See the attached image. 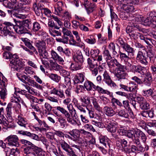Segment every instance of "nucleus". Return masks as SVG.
Instances as JSON below:
<instances>
[{
    "label": "nucleus",
    "mask_w": 156,
    "mask_h": 156,
    "mask_svg": "<svg viewBox=\"0 0 156 156\" xmlns=\"http://www.w3.org/2000/svg\"><path fill=\"white\" fill-rule=\"evenodd\" d=\"M49 61L50 62L49 67H51L52 69L56 71H58L62 68L61 66L53 62L52 60H50Z\"/></svg>",
    "instance_id": "nucleus-34"
},
{
    "label": "nucleus",
    "mask_w": 156,
    "mask_h": 156,
    "mask_svg": "<svg viewBox=\"0 0 156 156\" xmlns=\"http://www.w3.org/2000/svg\"><path fill=\"white\" fill-rule=\"evenodd\" d=\"M49 31L50 34L53 37H55L56 36H61V33L60 31L57 30L54 28L51 29V28H49Z\"/></svg>",
    "instance_id": "nucleus-42"
},
{
    "label": "nucleus",
    "mask_w": 156,
    "mask_h": 156,
    "mask_svg": "<svg viewBox=\"0 0 156 156\" xmlns=\"http://www.w3.org/2000/svg\"><path fill=\"white\" fill-rule=\"evenodd\" d=\"M140 33L136 32L135 30L129 36H130V38H133V39L136 40L139 37Z\"/></svg>",
    "instance_id": "nucleus-62"
},
{
    "label": "nucleus",
    "mask_w": 156,
    "mask_h": 156,
    "mask_svg": "<svg viewBox=\"0 0 156 156\" xmlns=\"http://www.w3.org/2000/svg\"><path fill=\"white\" fill-rule=\"evenodd\" d=\"M50 93L51 94L57 95L61 99H64L65 98L64 91L61 89L53 87L50 90Z\"/></svg>",
    "instance_id": "nucleus-13"
},
{
    "label": "nucleus",
    "mask_w": 156,
    "mask_h": 156,
    "mask_svg": "<svg viewBox=\"0 0 156 156\" xmlns=\"http://www.w3.org/2000/svg\"><path fill=\"white\" fill-rule=\"evenodd\" d=\"M29 146L24 149V153L26 154H33V155H34L36 148H37V147L33 144Z\"/></svg>",
    "instance_id": "nucleus-17"
},
{
    "label": "nucleus",
    "mask_w": 156,
    "mask_h": 156,
    "mask_svg": "<svg viewBox=\"0 0 156 156\" xmlns=\"http://www.w3.org/2000/svg\"><path fill=\"white\" fill-rule=\"evenodd\" d=\"M35 156H45V152L40 148L37 147L34 155Z\"/></svg>",
    "instance_id": "nucleus-54"
},
{
    "label": "nucleus",
    "mask_w": 156,
    "mask_h": 156,
    "mask_svg": "<svg viewBox=\"0 0 156 156\" xmlns=\"http://www.w3.org/2000/svg\"><path fill=\"white\" fill-rule=\"evenodd\" d=\"M16 122L20 126L25 128L27 124V120L21 114L18 115L16 118Z\"/></svg>",
    "instance_id": "nucleus-15"
},
{
    "label": "nucleus",
    "mask_w": 156,
    "mask_h": 156,
    "mask_svg": "<svg viewBox=\"0 0 156 156\" xmlns=\"http://www.w3.org/2000/svg\"><path fill=\"white\" fill-rule=\"evenodd\" d=\"M61 75L65 77L68 76H70V73L68 71L66 70L62 69L58 70Z\"/></svg>",
    "instance_id": "nucleus-63"
},
{
    "label": "nucleus",
    "mask_w": 156,
    "mask_h": 156,
    "mask_svg": "<svg viewBox=\"0 0 156 156\" xmlns=\"http://www.w3.org/2000/svg\"><path fill=\"white\" fill-rule=\"evenodd\" d=\"M146 68L140 66H136V73H138L142 75H144L146 72Z\"/></svg>",
    "instance_id": "nucleus-43"
},
{
    "label": "nucleus",
    "mask_w": 156,
    "mask_h": 156,
    "mask_svg": "<svg viewBox=\"0 0 156 156\" xmlns=\"http://www.w3.org/2000/svg\"><path fill=\"white\" fill-rule=\"evenodd\" d=\"M62 32L63 34V35L62 36V38H56V40L58 42H62L64 44H67L69 40L68 37H73L72 33L69 30L65 27H62Z\"/></svg>",
    "instance_id": "nucleus-7"
},
{
    "label": "nucleus",
    "mask_w": 156,
    "mask_h": 156,
    "mask_svg": "<svg viewBox=\"0 0 156 156\" xmlns=\"http://www.w3.org/2000/svg\"><path fill=\"white\" fill-rule=\"evenodd\" d=\"M73 102L75 106L81 112H83L84 113L86 112L85 108H86V107H87V106L80 105L78 103V101L76 99H73Z\"/></svg>",
    "instance_id": "nucleus-31"
},
{
    "label": "nucleus",
    "mask_w": 156,
    "mask_h": 156,
    "mask_svg": "<svg viewBox=\"0 0 156 156\" xmlns=\"http://www.w3.org/2000/svg\"><path fill=\"white\" fill-rule=\"evenodd\" d=\"M59 143L62 149L67 152V154L73 150L70 146L63 140H60Z\"/></svg>",
    "instance_id": "nucleus-21"
},
{
    "label": "nucleus",
    "mask_w": 156,
    "mask_h": 156,
    "mask_svg": "<svg viewBox=\"0 0 156 156\" xmlns=\"http://www.w3.org/2000/svg\"><path fill=\"white\" fill-rule=\"evenodd\" d=\"M2 2L3 5L6 8L11 9L13 6L12 3L8 0H4Z\"/></svg>",
    "instance_id": "nucleus-55"
},
{
    "label": "nucleus",
    "mask_w": 156,
    "mask_h": 156,
    "mask_svg": "<svg viewBox=\"0 0 156 156\" xmlns=\"http://www.w3.org/2000/svg\"><path fill=\"white\" fill-rule=\"evenodd\" d=\"M35 46L37 48L40 56L46 58L48 54L46 48V43L43 41H37L35 42Z\"/></svg>",
    "instance_id": "nucleus-6"
},
{
    "label": "nucleus",
    "mask_w": 156,
    "mask_h": 156,
    "mask_svg": "<svg viewBox=\"0 0 156 156\" xmlns=\"http://www.w3.org/2000/svg\"><path fill=\"white\" fill-rule=\"evenodd\" d=\"M7 90L5 86L3 87L2 86V87H0V94L1 98L4 99L5 98L6 95Z\"/></svg>",
    "instance_id": "nucleus-58"
},
{
    "label": "nucleus",
    "mask_w": 156,
    "mask_h": 156,
    "mask_svg": "<svg viewBox=\"0 0 156 156\" xmlns=\"http://www.w3.org/2000/svg\"><path fill=\"white\" fill-rule=\"evenodd\" d=\"M63 3L62 2H58L55 7V14L58 15L62 11V7L63 6Z\"/></svg>",
    "instance_id": "nucleus-33"
},
{
    "label": "nucleus",
    "mask_w": 156,
    "mask_h": 156,
    "mask_svg": "<svg viewBox=\"0 0 156 156\" xmlns=\"http://www.w3.org/2000/svg\"><path fill=\"white\" fill-rule=\"evenodd\" d=\"M10 64H11L15 66V69L16 70L20 72L24 66L23 63L20 60H15L12 59L10 61Z\"/></svg>",
    "instance_id": "nucleus-14"
},
{
    "label": "nucleus",
    "mask_w": 156,
    "mask_h": 156,
    "mask_svg": "<svg viewBox=\"0 0 156 156\" xmlns=\"http://www.w3.org/2000/svg\"><path fill=\"white\" fill-rule=\"evenodd\" d=\"M3 24L6 26L4 27L3 29L0 30V32L5 36L8 35L12 37L13 39H15L16 37L14 35V34L11 31L13 29L14 25L9 22H5Z\"/></svg>",
    "instance_id": "nucleus-5"
},
{
    "label": "nucleus",
    "mask_w": 156,
    "mask_h": 156,
    "mask_svg": "<svg viewBox=\"0 0 156 156\" xmlns=\"http://www.w3.org/2000/svg\"><path fill=\"white\" fill-rule=\"evenodd\" d=\"M113 62L117 67L115 68L116 73L115 76L119 80L125 79L127 75L126 73V67L120 64L116 59L113 60Z\"/></svg>",
    "instance_id": "nucleus-4"
},
{
    "label": "nucleus",
    "mask_w": 156,
    "mask_h": 156,
    "mask_svg": "<svg viewBox=\"0 0 156 156\" xmlns=\"http://www.w3.org/2000/svg\"><path fill=\"white\" fill-rule=\"evenodd\" d=\"M91 101L95 109L98 111H100L101 110V108L97 102V99L95 98H93V99H91Z\"/></svg>",
    "instance_id": "nucleus-51"
},
{
    "label": "nucleus",
    "mask_w": 156,
    "mask_h": 156,
    "mask_svg": "<svg viewBox=\"0 0 156 156\" xmlns=\"http://www.w3.org/2000/svg\"><path fill=\"white\" fill-rule=\"evenodd\" d=\"M24 25L27 27L28 29H31L34 32L38 31L41 29V25L37 22L33 23L32 27L30 26L29 24L27 23H25Z\"/></svg>",
    "instance_id": "nucleus-19"
},
{
    "label": "nucleus",
    "mask_w": 156,
    "mask_h": 156,
    "mask_svg": "<svg viewBox=\"0 0 156 156\" xmlns=\"http://www.w3.org/2000/svg\"><path fill=\"white\" fill-rule=\"evenodd\" d=\"M154 56V52L151 49H149L147 51H139L138 52L136 59L142 65L146 66L148 64L147 60V57H148L151 59Z\"/></svg>",
    "instance_id": "nucleus-1"
},
{
    "label": "nucleus",
    "mask_w": 156,
    "mask_h": 156,
    "mask_svg": "<svg viewBox=\"0 0 156 156\" xmlns=\"http://www.w3.org/2000/svg\"><path fill=\"white\" fill-rule=\"evenodd\" d=\"M107 128L108 131L112 133H115L117 130V125L115 122L108 119L107 120Z\"/></svg>",
    "instance_id": "nucleus-12"
},
{
    "label": "nucleus",
    "mask_w": 156,
    "mask_h": 156,
    "mask_svg": "<svg viewBox=\"0 0 156 156\" xmlns=\"http://www.w3.org/2000/svg\"><path fill=\"white\" fill-rule=\"evenodd\" d=\"M127 141L125 139H121V144L124 151L125 152L129 146V145H127Z\"/></svg>",
    "instance_id": "nucleus-49"
},
{
    "label": "nucleus",
    "mask_w": 156,
    "mask_h": 156,
    "mask_svg": "<svg viewBox=\"0 0 156 156\" xmlns=\"http://www.w3.org/2000/svg\"><path fill=\"white\" fill-rule=\"evenodd\" d=\"M133 19L131 20L130 17L128 18V20H129L130 21L129 22L130 23H138L141 22L143 20V16H138L136 17H133Z\"/></svg>",
    "instance_id": "nucleus-38"
},
{
    "label": "nucleus",
    "mask_w": 156,
    "mask_h": 156,
    "mask_svg": "<svg viewBox=\"0 0 156 156\" xmlns=\"http://www.w3.org/2000/svg\"><path fill=\"white\" fill-rule=\"evenodd\" d=\"M82 68V65L81 63H79L76 62L75 64L73 63H71L70 69L73 70H77L81 69Z\"/></svg>",
    "instance_id": "nucleus-36"
},
{
    "label": "nucleus",
    "mask_w": 156,
    "mask_h": 156,
    "mask_svg": "<svg viewBox=\"0 0 156 156\" xmlns=\"http://www.w3.org/2000/svg\"><path fill=\"white\" fill-rule=\"evenodd\" d=\"M23 72L26 74L32 75L34 72L33 70V69L29 66H26L24 68V71Z\"/></svg>",
    "instance_id": "nucleus-61"
},
{
    "label": "nucleus",
    "mask_w": 156,
    "mask_h": 156,
    "mask_svg": "<svg viewBox=\"0 0 156 156\" xmlns=\"http://www.w3.org/2000/svg\"><path fill=\"white\" fill-rule=\"evenodd\" d=\"M51 58L57 61H58L61 63H62L64 62L63 58L60 56L58 54L53 50H51Z\"/></svg>",
    "instance_id": "nucleus-23"
},
{
    "label": "nucleus",
    "mask_w": 156,
    "mask_h": 156,
    "mask_svg": "<svg viewBox=\"0 0 156 156\" xmlns=\"http://www.w3.org/2000/svg\"><path fill=\"white\" fill-rule=\"evenodd\" d=\"M96 8V5L95 3H90L89 6L87 9V13L88 14H89L95 10Z\"/></svg>",
    "instance_id": "nucleus-50"
},
{
    "label": "nucleus",
    "mask_w": 156,
    "mask_h": 156,
    "mask_svg": "<svg viewBox=\"0 0 156 156\" xmlns=\"http://www.w3.org/2000/svg\"><path fill=\"white\" fill-rule=\"evenodd\" d=\"M25 97L30 101L31 104L33 105L34 103L38 102V99L37 98L29 94H26Z\"/></svg>",
    "instance_id": "nucleus-44"
},
{
    "label": "nucleus",
    "mask_w": 156,
    "mask_h": 156,
    "mask_svg": "<svg viewBox=\"0 0 156 156\" xmlns=\"http://www.w3.org/2000/svg\"><path fill=\"white\" fill-rule=\"evenodd\" d=\"M100 53V51L98 49H91L90 51V55L93 59L96 58Z\"/></svg>",
    "instance_id": "nucleus-57"
},
{
    "label": "nucleus",
    "mask_w": 156,
    "mask_h": 156,
    "mask_svg": "<svg viewBox=\"0 0 156 156\" xmlns=\"http://www.w3.org/2000/svg\"><path fill=\"white\" fill-rule=\"evenodd\" d=\"M49 77L56 83H58L61 79V77L55 74L51 73L49 74Z\"/></svg>",
    "instance_id": "nucleus-45"
},
{
    "label": "nucleus",
    "mask_w": 156,
    "mask_h": 156,
    "mask_svg": "<svg viewBox=\"0 0 156 156\" xmlns=\"http://www.w3.org/2000/svg\"><path fill=\"white\" fill-rule=\"evenodd\" d=\"M22 40L25 45L29 48L30 50L35 53H37L35 48L32 45L30 41L27 38H22Z\"/></svg>",
    "instance_id": "nucleus-28"
},
{
    "label": "nucleus",
    "mask_w": 156,
    "mask_h": 156,
    "mask_svg": "<svg viewBox=\"0 0 156 156\" xmlns=\"http://www.w3.org/2000/svg\"><path fill=\"white\" fill-rule=\"evenodd\" d=\"M95 90L97 91L99 93L107 94V93H109V91L104 89L98 86H96L95 85L94 89L93 91Z\"/></svg>",
    "instance_id": "nucleus-48"
},
{
    "label": "nucleus",
    "mask_w": 156,
    "mask_h": 156,
    "mask_svg": "<svg viewBox=\"0 0 156 156\" xmlns=\"http://www.w3.org/2000/svg\"><path fill=\"white\" fill-rule=\"evenodd\" d=\"M74 60L76 62L80 64L81 63L82 65V63L84 61L83 56L81 53L80 54L79 53V55H77L74 59Z\"/></svg>",
    "instance_id": "nucleus-59"
},
{
    "label": "nucleus",
    "mask_w": 156,
    "mask_h": 156,
    "mask_svg": "<svg viewBox=\"0 0 156 156\" xmlns=\"http://www.w3.org/2000/svg\"><path fill=\"white\" fill-rule=\"evenodd\" d=\"M95 85L90 81L86 79L83 84V86L85 88L87 91H90L92 90H94Z\"/></svg>",
    "instance_id": "nucleus-25"
},
{
    "label": "nucleus",
    "mask_w": 156,
    "mask_h": 156,
    "mask_svg": "<svg viewBox=\"0 0 156 156\" xmlns=\"http://www.w3.org/2000/svg\"><path fill=\"white\" fill-rule=\"evenodd\" d=\"M133 142V143L136 145V150L137 151L142 152L144 150V148L143 146L141 145L140 140L139 138H134Z\"/></svg>",
    "instance_id": "nucleus-29"
},
{
    "label": "nucleus",
    "mask_w": 156,
    "mask_h": 156,
    "mask_svg": "<svg viewBox=\"0 0 156 156\" xmlns=\"http://www.w3.org/2000/svg\"><path fill=\"white\" fill-rule=\"evenodd\" d=\"M18 150L17 148L15 149L12 148L10 149L9 147H6L4 149L6 156H11Z\"/></svg>",
    "instance_id": "nucleus-35"
},
{
    "label": "nucleus",
    "mask_w": 156,
    "mask_h": 156,
    "mask_svg": "<svg viewBox=\"0 0 156 156\" xmlns=\"http://www.w3.org/2000/svg\"><path fill=\"white\" fill-rule=\"evenodd\" d=\"M129 92H136L138 89V85L134 82L130 81L128 83Z\"/></svg>",
    "instance_id": "nucleus-27"
},
{
    "label": "nucleus",
    "mask_w": 156,
    "mask_h": 156,
    "mask_svg": "<svg viewBox=\"0 0 156 156\" xmlns=\"http://www.w3.org/2000/svg\"><path fill=\"white\" fill-rule=\"evenodd\" d=\"M45 108L44 110L45 113L46 114H49L52 110V107L51 105L48 102H46L44 105Z\"/></svg>",
    "instance_id": "nucleus-46"
},
{
    "label": "nucleus",
    "mask_w": 156,
    "mask_h": 156,
    "mask_svg": "<svg viewBox=\"0 0 156 156\" xmlns=\"http://www.w3.org/2000/svg\"><path fill=\"white\" fill-rule=\"evenodd\" d=\"M126 51H127L128 54L129 53H133L134 52L133 48L130 47L127 43H126L122 48Z\"/></svg>",
    "instance_id": "nucleus-39"
},
{
    "label": "nucleus",
    "mask_w": 156,
    "mask_h": 156,
    "mask_svg": "<svg viewBox=\"0 0 156 156\" xmlns=\"http://www.w3.org/2000/svg\"><path fill=\"white\" fill-rule=\"evenodd\" d=\"M12 105L11 103H9L8 104L6 108V116L7 118L12 119Z\"/></svg>",
    "instance_id": "nucleus-32"
},
{
    "label": "nucleus",
    "mask_w": 156,
    "mask_h": 156,
    "mask_svg": "<svg viewBox=\"0 0 156 156\" xmlns=\"http://www.w3.org/2000/svg\"><path fill=\"white\" fill-rule=\"evenodd\" d=\"M68 133L73 137L74 141L77 140L80 137V131L79 129H75L69 132Z\"/></svg>",
    "instance_id": "nucleus-24"
},
{
    "label": "nucleus",
    "mask_w": 156,
    "mask_h": 156,
    "mask_svg": "<svg viewBox=\"0 0 156 156\" xmlns=\"http://www.w3.org/2000/svg\"><path fill=\"white\" fill-rule=\"evenodd\" d=\"M137 102L139 104L140 108L143 110H147L150 108L149 103L143 97H136Z\"/></svg>",
    "instance_id": "nucleus-10"
},
{
    "label": "nucleus",
    "mask_w": 156,
    "mask_h": 156,
    "mask_svg": "<svg viewBox=\"0 0 156 156\" xmlns=\"http://www.w3.org/2000/svg\"><path fill=\"white\" fill-rule=\"evenodd\" d=\"M6 139L9 145L15 147L19 146L18 138L16 135H10L7 137Z\"/></svg>",
    "instance_id": "nucleus-11"
},
{
    "label": "nucleus",
    "mask_w": 156,
    "mask_h": 156,
    "mask_svg": "<svg viewBox=\"0 0 156 156\" xmlns=\"http://www.w3.org/2000/svg\"><path fill=\"white\" fill-rule=\"evenodd\" d=\"M9 9L7 10L8 13L9 15L11 16H12V15H15L18 18H21L22 16L20 15L18 16L17 14H16V9L14 8L13 6L12 7L11 9Z\"/></svg>",
    "instance_id": "nucleus-40"
},
{
    "label": "nucleus",
    "mask_w": 156,
    "mask_h": 156,
    "mask_svg": "<svg viewBox=\"0 0 156 156\" xmlns=\"http://www.w3.org/2000/svg\"><path fill=\"white\" fill-rule=\"evenodd\" d=\"M119 53L120 56V58L121 61L127 62L129 59V54L128 53L126 54V53L121 52L120 51H119Z\"/></svg>",
    "instance_id": "nucleus-37"
},
{
    "label": "nucleus",
    "mask_w": 156,
    "mask_h": 156,
    "mask_svg": "<svg viewBox=\"0 0 156 156\" xmlns=\"http://www.w3.org/2000/svg\"><path fill=\"white\" fill-rule=\"evenodd\" d=\"M103 75V81L108 86L110 87L112 89H115L116 88L117 86L116 84L112 80L109 75V73L106 70H105L104 71Z\"/></svg>",
    "instance_id": "nucleus-9"
},
{
    "label": "nucleus",
    "mask_w": 156,
    "mask_h": 156,
    "mask_svg": "<svg viewBox=\"0 0 156 156\" xmlns=\"http://www.w3.org/2000/svg\"><path fill=\"white\" fill-rule=\"evenodd\" d=\"M20 25H16L14 26L13 29L15 30V31L18 34H25L27 33V28L25 27H26L24 24Z\"/></svg>",
    "instance_id": "nucleus-18"
},
{
    "label": "nucleus",
    "mask_w": 156,
    "mask_h": 156,
    "mask_svg": "<svg viewBox=\"0 0 156 156\" xmlns=\"http://www.w3.org/2000/svg\"><path fill=\"white\" fill-rule=\"evenodd\" d=\"M103 111L105 114L108 116H112L115 113V111L110 107L107 106L104 107Z\"/></svg>",
    "instance_id": "nucleus-26"
},
{
    "label": "nucleus",
    "mask_w": 156,
    "mask_h": 156,
    "mask_svg": "<svg viewBox=\"0 0 156 156\" xmlns=\"http://www.w3.org/2000/svg\"><path fill=\"white\" fill-rule=\"evenodd\" d=\"M136 152L137 151L136 146L135 145H132L131 147L129 145L125 153L130 154L131 153H136Z\"/></svg>",
    "instance_id": "nucleus-52"
},
{
    "label": "nucleus",
    "mask_w": 156,
    "mask_h": 156,
    "mask_svg": "<svg viewBox=\"0 0 156 156\" xmlns=\"http://www.w3.org/2000/svg\"><path fill=\"white\" fill-rule=\"evenodd\" d=\"M126 136L129 138H131L133 141L134 138L136 139L140 137L143 143H145L147 139V137L145 134L137 129H132L131 130H128Z\"/></svg>",
    "instance_id": "nucleus-3"
},
{
    "label": "nucleus",
    "mask_w": 156,
    "mask_h": 156,
    "mask_svg": "<svg viewBox=\"0 0 156 156\" xmlns=\"http://www.w3.org/2000/svg\"><path fill=\"white\" fill-rule=\"evenodd\" d=\"M80 100L82 102L85 104V105L87 106L90 104V98L89 97L86 96L81 98Z\"/></svg>",
    "instance_id": "nucleus-64"
},
{
    "label": "nucleus",
    "mask_w": 156,
    "mask_h": 156,
    "mask_svg": "<svg viewBox=\"0 0 156 156\" xmlns=\"http://www.w3.org/2000/svg\"><path fill=\"white\" fill-rule=\"evenodd\" d=\"M36 120L38 122V125L42 128L44 129V130L45 132L50 129V127L44 120L40 119L38 118H37Z\"/></svg>",
    "instance_id": "nucleus-22"
},
{
    "label": "nucleus",
    "mask_w": 156,
    "mask_h": 156,
    "mask_svg": "<svg viewBox=\"0 0 156 156\" xmlns=\"http://www.w3.org/2000/svg\"><path fill=\"white\" fill-rule=\"evenodd\" d=\"M103 56L104 58L107 62L112 58V57L110 55L109 51L107 49H105L104 51Z\"/></svg>",
    "instance_id": "nucleus-53"
},
{
    "label": "nucleus",
    "mask_w": 156,
    "mask_h": 156,
    "mask_svg": "<svg viewBox=\"0 0 156 156\" xmlns=\"http://www.w3.org/2000/svg\"><path fill=\"white\" fill-rule=\"evenodd\" d=\"M52 148H53L52 152L56 156H65L64 155L63 152L62 151L60 148H58V151L54 146Z\"/></svg>",
    "instance_id": "nucleus-47"
},
{
    "label": "nucleus",
    "mask_w": 156,
    "mask_h": 156,
    "mask_svg": "<svg viewBox=\"0 0 156 156\" xmlns=\"http://www.w3.org/2000/svg\"><path fill=\"white\" fill-rule=\"evenodd\" d=\"M154 21L156 22V12L151 11L148 13L147 17L144 21V25L150 26Z\"/></svg>",
    "instance_id": "nucleus-8"
},
{
    "label": "nucleus",
    "mask_w": 156,
    "mask_h": 156,
    "mask_svg": "<svg viewBox=\"0 0 156 156\" xmlns=\"http://www.w3.org/2000/svg\"><path fill=\"white\" fill-rule=\"evenodd\" d=\"M28 82L30 83V85L33 87H35L37 88L39 90L42 89V86L38 84L34 80H31L30 78Z\"/></svg>",
    "instance_id": "nucleus-41"
},
{
    "label": "nucleus",
    "mask_w": 156,
    "mask_h": 156,
    "mask_svg": "<svg viewBox=\"0 0 156 156\" xmlns=\"http://www.w3.org/2000/svg\"><path fill=\"white\" fill-rule=\"evenodd\" d=\"M16 75L19 79L22 82L25 84L28 83V81L30 78L29 77L25 75L22 74L20 73H17Z\"/></svg>",
    "instance_id": "nucleus-30"
},
{
    "label": "nucleus",
    "mask_w": 156,
    "mask_h": 156,
    "mask_svg": "<svg viewBox=\"0 0 156 156\" xmlns=\"http://www.w3.org/2000/svg\"><path fill=\"white\" fill-rule=\"evenodd\" d=\"M56 109L64 115L67 121L69 123H73V121L77 118L76 110L72 108V110L69 112L60 106L56 107Z\"/></svg>",
    "instance_id": "nucleus-2"
},
{
    "label": "nucleus",
    "mask_w": 156,
    "mask_h": 156,
    "mask_svg": "<svg viewBox=\"0 0 156 156\" xmlns=\"http://www.w3.org/2000/svg\"><path fill=\"white\" fill-rule=\"evenodd\" d=\"M54 113L57 116L59 117L58 119V120L59 123L60 127L62 128L66 127L67 126V122L66 119L61 116L59 113L56 111L54 112Z\"/></svg>",
    "instance_id": "nucleus-16"
},
{
    "label": "nucleus",
    "mask_w": 156,
    "mask_h": 156,
    "mask_svg": "<svg viewBox=\"0 0 156 156\" xmlns=\"http://www.w3.org/2000/svg\"><path fill=\"white\" fill-rule=\"evenodd\" d=\"M48 26L49 28L51 29L54 28L57 30H59L60 27L57 26L56 24H55L53 20H49L48 23Z\"/></svg>",
    "instance_id": "nucleus-56"
},
{
    "label": "nucleus",
    "mask_w": 156,
    "mask_h": 156,
    "mask_svg": "<svg viewBox=\"0 0 156 156\" xmlns=\"http://www.w3.org/2000/svg\"><path fill=\"white\" fill-rule=\"evenodd\" d=\"M100 142L105 147H110L111 141L106 136H101L99 137Z\"/></svg>",
    "instance_id": "nucleus-20"
},
{
    "label": "nucleus",
    "mask_w": 156,
    "mask_h": 156,
    "mask_svg": "<svg viewBox=\"0 0 156 156\" xmlns=\"http://www.w3.org/2000/svg\"><path fill=\"white\" fill-rule=\"evenodd\" d=\"M123 6L124 9L127 12H132L134 10V6L131 5H124Z\"/></svg>",
    "instance_id": "nucleus-60"
}]
</instances>
